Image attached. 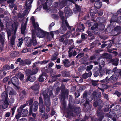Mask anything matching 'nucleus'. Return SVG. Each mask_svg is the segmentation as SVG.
I'll use <instances>...</instances> for the list:
<instances>
[{
  "instance_id": "1",
  "label": "nucleus",
  "mask_w": 121,
  "mask_h": 121,
  "mask_svg": "<svg viewBox=\"0 0 121 121\" xmlns=\"http://www.w3.org/2000/svg\"><path fill=\"white\" fill-rule=\"evenodd\" d=\"M34 29L35 30H37L38 31L37 34L38 36L40 38H43L46 36H48L49 35V32L44 31L40 28L39 25H37V27L35 29L34 28Z\"/></svg>"
},
{
  "instance_id": "2",
  "label": "nucleus",
  "mask_w": 121,
  "mask_h": 121,
  "mask_svg": "<svg viewBox=\"0 0 121 121\" xmlns=\"http://www.w3.org/2000/svg\"><path fill=\"white\" fill-rule=\"evenodd\" d=\"M67 30V27L64 22H62L61 26L58 30L55 31V33L57 34H58L59 33L64 34Z\"/></svg>"
},
{
  "instance_id": "3",
  "label": "nucleus",
  "mask_w": 121,
  "mask_h": 121,
  "mask_svg": "<svg viewBox=\"0 0 121 121\" xmlns=\"http://www.w3.org/2000/svg\"><path fill=\"white\" fill-rule=\"evenodd\" d=\"M38 71V68H36L33 69L32 70L27 69L26 70L25 72L27 76H31L36 74Z\"/></svg>"
},
{
  "instance_id": "4",
  "label": "nucleus",
  "mask_w": 121,
  "mask_h": 121,
  "mask_svg": "<svg viewBox=\"0 0 121 121\" xmlns=\"http://www.w3.org/2000/svg\"><path fill=\"white\" fill-rule=\"evenodd\" d=\"M2 96L4 98H5V100L4 101V104L3 106V109H4L6 108L7 107L8 105V95L7 93V91L6 90L2 94Z\"/></svg>"
},
{
  "instance_id": "5",
  "label": "nucleus",
  "mask_w": 121,
  "mask_h": 121,
  "mask_svg": "<svg viewBox=\"0 0 121 121\" xmlns=\"http://www.w3.org/2000/svg\"><path fill=\"white\" fill-rule=\"evenodd\" d=\"M17 26L15 25L14 27H13L12 29V31L9 29L7 31V37L8 39H9V37L11 35V34L13 32V33L14 35H15L17 28Z\"/></svg>"
},
{
  "instance_id": "6",
  "label": "nucleus",
  "mask_w": 121,
  "mask_h": 121,
  "mask_svg": "<svg viewBox=\"0 0 121 121\" xmlns=\"http://www.w3.org/2000/svg\"><path fill=\"white\" fill-rule=\"evenodd\" d=\"M64 12L65 16L67 18L72 15L73 14L72 11L68 7H66L65 8Z\"/></svg>"
},
{
  "instance_id": "7",
  "label": "nucleus",
  "mask_w": 121,
  "mask_h": 121,
  "mask_svg": "<svg viewBox=\"0 0 121 121\" xmlns=\"http://www.w3.org/2000/svg\"><path fill=\"white\" fill-rule=\"evenodd\" d=\"M11 82L18 89L19 87L18 86L19 85V83L17 78L16 76L14 77L12 79Z\"/></svg>"
},
{
  "instance_id": "8",
  "label": "nucleus",
  "mask_w": 121,
  "mask_h": 121,
  "mask_svg": "<svg viewBox=\"0 0 121 121\" xmlns=\"http://www.w3.org/2000/svg\"><path fill=\"white\" fill-rule=\"evenodd\" d=\"M26 105H21L20 108L18 109L17 113L15 116L16 118L17 119H18L19 118L22 116L21 112L22 110L25 107Z\"/></svg>"
},
{
  "instance_id": "9",
  "label": "nucleus",
  "mask_w": 121,
  "mask_h": 121,
  "mask_svg": "<svg viewBox=\"0 0 121 121\" xmlns=\"http://www.w3.org/2000/svg\"><path fill=\"white\" fill-rule=\"evenodd\" d=\"M44 101L45 105L47 107H48L50 106V103L49 97L48 95L44 94Z\"/></svg>"
},
{
  "instance_id": "10",
  "label": "nucleus",
  "mask_w": 121,
  "mask_h": 121,
  "mask_svg": "<svg viewBox=\"0 0 121 121\" xmlns=\"http://www.w3.org/2000/svg\"><path fill=\"white\" fill-rule=\"evenodd\" d=\"M98 19L99 20L98 21V22L100 25L102 26L103 27V28L104 29L105 27L104 24L106 23V20L104 18H103L102 17H98L97 19V20L98 21Z\"/></svg>"
},
{
  "instance_id": "11",
  "label": "nucleus",
  "mask_w": 121,
  "mask_h": 121,
  "mask_svg": "<svg viewBox=\"0 0 121 121\" xmlns=\"http://www.w3.org/2000/svg\"><path fill=\"white\" fill-rule=\"evenodd\" d=\"M110 24L109 25V27H115L116 25V22L118 23L116 20H114L112 18L110 20Z\"/></svg>"
},
{
  "instance_id": "12",
  "label": "nucleus",
  "mask_w": 121,
  "mask_h": 121,
  "mask_svg": "<svg viewBox=\"0 0 121 121\" xmlns=\"http://www.w3.org/2000/svg\"><path fill=\"white\" fill-rule=\"evenodd\" d=\"M40 86V85L37 82H35V85L32 87V89L34 90L37 91V92H38V89Z\"/></svg>"
},
{
  "instance_id": "13",
  "label": "nucleus",
  "mask_w": 121,
  "mask_h": 121,
  "mask_svg": "<svg viewBox=\"0 0 121 121\" xmlns=\"http://www.w3.org/2000/svg\"><path fill=\"white\" fill-rule=\"evenodd\" d=\"M5 40L0 39V50L2 51L4 50V45Z\"/></svg>"
},
{
  "instance_id": "14",
  "label": "nucleus",
  "mask_w": 121,
  "mask_h": 121,
  "mask_svg": "<svg viewBox=\"0 0 121 121\" xmlns=\"http://www.w3.org/2000/svg\"><path fill=\"white\" fill-rule=\"evenodd\" d=\"M113 30L114 31L117 32V34L114 35V36H117L119 34L120 32L121 31V27L120 26H118L114 28Z\"/></svg>"
},
{
  "instance_id": "15",
  "label": "nucleus",
  "mask_w": 121,
  "mask_h": 121,
  "mask_svg": "<svg viewBox=\"0 0 121 121\" xmlns=\"http://www.w3.org/2000/svg\"><path fill=\"white\" fill-rule=\"evenodd\" d=\"M94 5L95 7L97 9H99L102 6V2L97 1L95 2Z\"/></svg>"
},
{
  "instance_id": "16",
  "label": "nucleus",
  "mask_w": 121,
  "mask_h": 121,
  "mask_svg": "<svg viewBox=\"0 0 121 121\" xmlns=\"http://www.w3.org/2000/svg\"><path fill=\"white\" fill-rule=\"evenodd\" d=\"M75 7L73 9V11L75 12H80L81 11V9L80 6L76 4H75Z\"/></svg>"
},
{
  "instance_id": "17",
  "label": "nucleus",
  "mask_w": 121,
  "mask_h": 121,
  "mask_svg": "<svg viewBox=\"0 0 121 121\" xmlns=\"http://www.w3.org/2000/svg\"><path fill=\"white\" fill-rule=\"evenodd\" d=\"M31 20L32 21V23L33 25L34 29L35 28V29L36 27H37V25L39 24L35 22V18L33 16H32L31 17Z\"/></svg>"
},
{
  "instance_id": "18",
  "label": "nucleus",
  "mask_w": 121,
  "mask_h": 121,
  "mask_svg": "<svg viewBox=\"0 0 121 121\" xmlns=\"http://www.w3.org/2000/svg\"><path fill=\"white\" fill-rule=\"evenodd\" d=\"M15 35H13L12 36L10 43L11 45H15Z\"/></svg>"
},
{
  "instance_id": "19",
  "label": "nucleus",
  "mask_w": 121,
  "mask_h": 121,
  "mask_svg": "<svg viewBox=\"0 0 121 121\" xmlns=\"http://www.w3.org/2000/svg\"><path fill=\"white\" fill-rule=\"evenodd\" d=\"M59 14L60 18L62 20V22H64L65 17L63 16V12L61 11H59Z\"/></svg>"
},
{
  "instance_id": "20",
  "label": "nucleus",
  "mask_w": 121,
  "mask_h": 121,
  "mask_svg": "<svg viewBox=\"0 0 121 121\" xmlns=\"http://www.w3.org/2000/svg\"><path fill=\"white\" fill-rule=\"evenodd\" d=\"M26 27V24H24L23 25L21 26V33L22 34H24L25 31Z\"/></svg>"
},
{
  "instance_id": "21",
  "label": "nucleus",
  "mask_w": 121,
  "mask_h": 121,
  "mask_svg": "<svg viewBox=\"0 0 121 121\" xmlns=\"http://www.w3.org/2000/svg\"><path fill=\"white\" fill-rule=\"evenodd\" d=\"M112 62L113 63L112 64L115 66L118 65V63L119 59L116 58L115 59H112L111 60Z\"/></svg>"
},
{
  "instance_id": "22",
  "label": "nucleus",
  "mask_w": 121,
  "mask_h": 121,
  "mask_svg": "<svg viewBox=\"0 0 121 121\" xmlns=\"http://www.w3.org/2000/svg\"><path fill=\"white\" fill-rule=\"evenodd\" d=\"M100 69L98 68L95 69L94 70V76H99L100 75Z\"/></svg>"
},
{
  "instance_id": "23",
  "label": "nucleus",
  "mask_w": 121,
  "mask_h": 121,
  "mask_svg": "<svg viewBox=\"0 0 121 121\" xmlns=\"http://www.w3.org/2000/svg\"><path fill=\"white\" fill-rule=\"evenodd\" d=\"M7 3L9 4V7L11 8H13L14 7L15 4L13 0H9L7 1Z\"/></svg>"
},
{
  "instance_id": "24",
  "label": "nucleus",
  "mask_w": 121,
  "mask_h": 121,
  "mask_svg": "<svg viewBox=\"0 0 121 121\" xmlns=\"http://www.w3.org/2000/svg\"><path fill=\"white\" fill-rule=\"evenodd\" d=\"M32 106H31L30 108L29 115H32V116L34 117L35 118L36 116V114L35 113H32Z\"/></svg>"
},
{
  "instance_id": "25",
  "label": "nucleus",
  "mask_w": 121,
  "mask_h": 121,
  "mask_svg": "<svg viewBox=\"0 0 121 121\" xmlns=\"http://www.w3.org/2000/svg\"><path fill=\"white\" fill-rule=\"evenodd\" d=\"M28 113V111L26 109H25L23 110V111L22 110L21 114L22 116H26Z\"/></svg>"
},
{
  "instance_id": "26",
  "label": "nucleus",
  "mask_w": 121,
  "mask_h": 121,
  "mask_svg": "<svg viewBox=\"0 0 121 121\" xmlns=\"http://www.w3.org/2000/svg\"><path fill=\"white\" fill-rule=\"evenodd\" d=\"M27 79L30 82H33L35 80L36 77L35 76H28Z\"/></svg>"
},
{
  "instance_id": "27",
  "label": "nucleus",
  "mask_w": 121,
  "mask_h": 121,
  "mask_svg": "<svg viewBox=\"0 0 121 121\" xmlns=\"http://www.w3.org/2000/svg\"><path fill=\"white\" fill-rule=\"evenodd\" d=\"M61 73L62 76H70V72L65 70L62 71Z\"/></svg>"
},
{
  "instance_id": "28",
  "label": "nucleus",
  "mask_w": 121,
  "mask_h": 121,
  "mask_svg": "<svg viewBox=\"0 0 121 121\" xmlns=\"http://www.w3.org/2000/svg\"><path fill=\"white\" fill-rule=\"evenodd\" d=\"M113 38H112V39ZM114 39H112V40L110 41L111 42H110V43L108 44V46L107 47V48H110L112 46V44H114L115 43L114 41Z\"/></svg>"
},
{
  "instance_id": "29",
  "label": "nucleus",
  "mask_w": 121,
  "mask_h": 121,
  "mask_svg": "<svg viewBox=\"0 0 121 121\" xmlns=\"http://www.w3.org/2000/svg\"><path fill=\"white\" fill-rule=\"evenodd\" d=\"M68 39H66L64 40L63 42V43L64 45L62 46V49H63L64 47H65V46H66L68 44Z\"/></svg>"
},
{
  "instance_id": "30",
  "label": "nucleus",
  "mask_w": 121,
  "mask_h": 121,
  "mask_svg": "<svg viewBox=\"0 0 121 121\" xmlns=\"http://www.w3.org/2000/svg\"><path fill=\"white\" fill-rule=\"evenodd\" d=\"M107 116L110 118H112V120L114 121H116V115L115 114L113 113V115H107Z\"/></svg>"
},
{
  "instance_id": "31",
  "label": "nucleus",
  "mask_w": 121,
  "mask_h": 121,
  "mask_svg": "<svg viewBox=\"0 0 121 121\" xmlns=\"http://www.w3.org/2000/svg\"><path fill=\"white\" fill-rule=\"evenodd\" d=\"M92 21L90 20H88L86 22V24H88V27H90L93 25L94 23L93 22H91Z\"/></svg>"
},
{
  "instance_id": "32",
  "label": "nucleus",
  "mask_w": 121,
  "mask_h": 121,
  "mask_svg": "<svg viewBox=\"0 0 121 121\" xmlns=\"http://www.w3.org/2000/svg\"><path fill=\"white\" fill-rule=\"evenodd\" d=\"M49 73H50L51 75L50 76H52V75H54V76H61V75L60 74H59L58 75H54V74H53V69H52L51 68H49Z\"/></svg>"
},
{
  "instance_id": "33",
  "label": "nucleus",
  "mask_w": 121,
  "mask_h": 121,
  "mask_svg": "<svg viewBox=\"0 0 121 121\" xmlns=\"http://www.w3.org/2000/svg\"><path fill=\"white\" fill-rule=\"evenodd\" d=\"M18 53L16 51H14L11 54V56L13 58L17 56L18 55Z\"/></svg>"
},
{
  "instance_id": "34",
  "label": "nucleus",
  "mask_w": 121,
  "mask_h": 121,
  "mask_svg": "<svg viewBox=\"0 0 121 121\" xmlns=\"http://www.w3.org/2000/svg\"><path fill=\"white\" fill-rule=\"evenodd\" d=\"M3 68L5 70H9L10 69V66L8 65H4L3 67Z\"/></svg>"
},
{
  "instance_id": "35",
  "label": "nucleus",
  "mask_w": 121,
  "mask_h": 121,
  "mask_svg": "<svg viewBox=\"0 0 121 121\" xmlns=\"http://www.w3.org/2000/svg\"><path fill=\"white\" fill-rule=\"evenodd\" d=\"M97 115L98 117L100 118V121H101L103 118V115L101 112H99L98 111H97Z\"/></svg>"
},
{
  "instance_id": "36",
  "label": "nucleus",
  "mask_w": 121,
  "mask_h": 121,
  "mask_svg": "<svg viewBox=\"0 0 121 121\" xmlns=\"http://www.w3.org/2000/svg\"><path fill=\"white\" fill-rule=\"evenodd\" d=\"M112 73L113 71L111 70L110 69H107L106 71V73L107 75H109Z\"/></svg>"
},
{
  "instance_id": "37",
  "label": "nucleus",
  "mask_w": 121,
  "mask_h": 121,
  "mask_svg": "<svg viewBox=\"0 0 121 121\" xmlns=\"http://www.w3.org/2000/svg\"><path fill=\"white\" fill-rule=\"evenodd\" d=\"M93 67V65H90L89 66H88L87 67V69L86 71V72H88L91 70Z\"/></svg>"
},
{
  "instance_id": "38",
  "label": "nucleus",
  "mask_w": 121,
  "mask_h": 121,
  "mask_svg": "<svg viewBox=\"0 0 121 121\" xmlns=\"http://www.w3.org/2000/svg\"><path fill=\"white\" fill-rule=\"evenodd\" d=\"M0 39L5 40L4 33V32H2L0 34Z\"/></svg>"
},
{
  "instance_id": "39",
  "label": "nucleus",
  "mask_w": 121,
  "mask_h": 121,
  "mask_svg": "<svg viewBox=\"0 0 121 121\" xmlns=\"http://www.w3.org/2000/svg\"><path fill=\"white\" fill-rule=\"evenodd\" d=\"M25 62V60H23L22 59L21 60V61L19 63V65L20 66H24L26 65Z\"/></svg>"
},
{
  "instance_id": "40",
  "label": "nucleus",
  "mask_w": 121,
  "mask_h": 121,
  "mask_svg": "<svg viewBox=\"0 0 121 121\" xmlns=\"http://www.w3.org/2000/svg\"><path fill=\"white\" fill-rule=\"evenodd\" d=\"M26 65H29L31 63V61L30 60L28 59H26L25 60Z\"/></svg>"
},
{
  "instance_id": "41",
  "label": "nucleus",
  "mask_w": 121,
  "mask_h": 121,
  "mask_svg": "<svg viewBox=\"0 0 121 121\" xmlns=\"http://www.w3.org/2000/svg\"><path fill=\"white\" fill-rule=\"evenodd\" d=\"M84 55V53H81L78 54L76 57V58H81Z\"/></svg>"
},
{
  "instance_id": "42",
  "label": "nucleus",
  "mask_w": 121,
  "mask_h": 121,
  "mask_svg": "<svg viewBox=\"0 0 121 121\" xmlns=\"http://www.w3.org/2000/svg\"><path fill=\"white\" fill-rule=\"evenodd\" d=\"M19 42L18 43V47L21 46L23 43V38H21V39H19Z\"/></svg>"
},
{
  "instance_id": "43",
  "label": "nucleus",
  "mask_w": 121,
  "mask_h": 121,
  "mask_svg": "<svg viewBox=\"0 0 121 121\" xmlns=\"http://www.w3.org/2000/svg\"><path fill=\"white\" fill-rule=\"evenodd\" d=\"M92 73L91 71H89L88 72H86L85 73L83 74L82 76H91Z\"/></svg>"
},
{
  "instance_id": "44",
  "label": "nucleus",
  "mask_w": 121,
  "mask_h": 121,
  "mask_svg": "<svg viewBox=\"0 0 121 121\" xmlns=\"http://www.w3.org/2000/svg\"><path fill=\"white\" fill-rule=\"evenodd\" d=\"M115 74H117V75H118V76H119V75L121 76V69H117Z\"/></svg>"
},
{
  "instance_id": "45",
  "label": "nucleus",
  "mask_w": 121,
  "mask_h": 121,
  "mask_svg": "<svg viewBox=\"0 0 121 121\" xmlns=\"http://www.w3.org/2000/svg\"><path fill=\"white\" fill-rule=\"evenodd\" d=\"M39 107L40 109L39 111L41 113H43L44 112V108L43 107V105H40L39 106Z\"/></svg>"
},
{
  "instance_id": "46",
  "label": "nucleus",
  "mask_w": 121,
  "mask_h": 121,
  "mask_svg": "<svg viewBox=\"0 0 121 121\" xmlns=\"http://www.w3.org/2000/svg\"><path fill=\"white\" fill-rule=\"evenodd\" d=\"M9 101L10 103H12L14 102V99L12 97L10 96L9 97Z\"/></svg>"
},
{
  "instance_id": "47",
  "label": "nucleus",
  "mask_w": 121,
  "mask_h": 121,
  "mask_svg": "<svg viewBox=\"0 0 121 121\" xmlns=\"http://www.w3.org/2000/svg\"><path fill=\"white\" fill-rule=\"evenodd\" d=\"M54 19L56 20H58L59 19V16L57 14H53Z\"/></svg>"
},
{
  "instance_id": "48",
  "label": "nucleus",
  "mask_w": 121,
  "mask_h": 121,
  "mask_svg": "<svg viewBox=\"0 0 121 121\" xmlns=\"http://www.w3.org/2000/svg\"><path fill=\"white\" fill-rule=\"evenodd\" d=\"M33 102V100L32 99H30L29 101L27 102L26 104H25L26 105H26H28V104L29 105H31L32 104Z\"/></svg>"
},
{
  "instance_id": "49",
  "label": "nucleus",
  "mask_w": 121,
  "mask_h": 121,
  "mask_svg": "<svg viewBox=\"0 0 121 121\" xmlns=\"http://www.w3.org/2000/svg\"><path fill=\"white\" fill-rule=\"evenodd\" d=\"M91 11L92 13H94L95 14H96L98 12V10L96 9H92Z\"/></svg>"
},
{
  "instance_id": "50",
  "label": "nucleus",
  "mask_w": 121,
  "mask_h": 121,
  "mask_svg": "<svg viewBox=\"0 0 121 121\" xmlns=\"http://www.w3.org/2000/svg\"><path fill=\"white\" fill-rule=\"evenodd\" d=\"M33 1V0H28L26 3H27V4L28 6H31V4Z\"/></svg>"
},
{
  "instance_id": "51",
  "label": "nucleus",
  "mask_w": 121,
  "mask_h": 121,
  "mask_svg": "<svg viewBox=\"0 0 121 121\" xmlns=\"http://www.w3.org/2000/svg\"><path fill=\"white\" fill-rule=\"evenodd\" d=\"M73 48H70L69 49V50L68 51V56L69 58H71L72 57L73 55L72 52H71L69 53V52L70 51V50Z\"/></svg>"
},
{
  "instance_id": "52",
  "label": "nucleus",
  "mask_w": 121,
  "mask_h": 121,
  "mask_svg": "<svg viewBox=\"0 0 121 121\" xmlns=\"http://www.w3.org/2000/svg\"><path fill=\"white\" fill-rule=\"evenodd\" d=\"M69 60L67 59H65L63 61V64L65 66H67L66 65L67 64V63L68 62V61Z\"/></svg>"
},
{
  "instance_id": "53",
  "label": "nucleus",
  "mask_w": 121,
  "mask_h": 121,
  "mask_svg": "<svg viewBox=\"0 0 121 121\" xmlns=\"http://www.w3.org/2000/svg\"><path fill=\"white\" fill-rule=\"evenodd\" d=\"M80 35V33L79 32L76 33L75 32H74V33L73 34L72 36V37H76L77 36L79 35Z\"/></svg>"
},
{
  "instance_id": "54",
  "label": "nucleus",
  "mask_w": 121,
  "mask_h": 121,
  "mask_svg": "<svg viewBox=\"0 0 121 121\" xmlns=\"http://www.w3.org/2000/svg\"><path fill=\"white\" fill-rule=\"evenodd\" d=\"M0 32H1L3 30L4 26L2 22H0Z\"/></svg>"
},
{
  "instance_id": "55",
  "label": "nucleus",
  "mask_w": 121,
  "mask_h": 121,
  "mask_svg": "<svg viewBox=\"0 0 121 121\" xmlns=\"http://www.w3.org/2000/svg\"><path fill=\"white\" fill-rule=\"evenodd\" d=\"M100 73L99 76H103L105 72V70H102L100 69Z\"/></svg>"
},
{
  "instance_id": "56",
  "label": "nucleus",
  "mask_w": 121,
  "mask_h": 121,
  "mask_svg": "<svg viewBox=\"0 0 121 121\" xmlns=\"http://www.w3.org/2000/svg\"><path fill=\"white\" fill-rule=\"evenodd\" d=\"M37 43L36 39L33 38V46H35Z\"/></svg>"
},
{
  "instance_id": "57",
  "label": "nucleus",
  "mask_w": 121,
  "mask_h": 121,
  "mask_svg": "<svg viewBox=\"0 0 121 121\" xmlns=\"http://www.w3.org/2000/svg\"><path fill=\"white\" fill-rule=\"evenodd\" d=\"M120 108V106L119 105H117L114 107V109L112 110H113V111H117Z\"/></svg>"
},
{
  "instance_id": "58",
  "label": "nucleus",
  "mask_w": 121,
  "mask_h": 121,
  "mask_svg": "<svg viewBox=\"0 0 121 121\" xmlns=\"http://www.w3.org/2000/svg\"><path fill=\"white\" fill-rule=\"evenodd\" d=\"M42 77V76H40L38 78L39 81L41 82H43L44 79V78Z\"/></svg>"
},
{
  "instance_id": "59",
  "label": "nucleus",
  "mask_w": 121,
  "mask_h": 121,
  "mask_svg": "<svg viewBox=\"0 0 121 121\" xmlns=\"http://www.w3.org/2000/svg\"><path fill=\"white\" fill-rule=\"evenodd\" d=\"M118 76H111L110 78H112L114 81H116L117 79L118 78Z\"/></svg>"
},
{
  "instance_id": "60",
  "label": "nucleus",
  "mask_w": 121,
  "mask_h": 121,
  "mask_svg": "<svg viewBox=\"0 0 121 121\" xmlns=\"http://www.w3.org/2000/svg\"><path fill=\"white\" fill-rule=\"evenodd\" d=\"M39 105H42L43 104V101L42 98L40 97L39 98Z\"/></svg>"
},
{
  "instance_id": "61",
  "label": "nucleus",
  "mask_w": 121,
  "mask_h": 121,
  "mask_svg": "<svg viewBox=\"0 0 121 121\" xmlns=\"http://www.w3.org/2000/svg\"><path fill=\"white\" fill-rule=\"evenodd\" d=\"M16 93L14 91L12 90V91H11L9 93V94L11 95H14L16 94Z\"/></svg>"
},
{
  "instance_id": "62",
  "label": "nucleus",
  "mask_w": 121,
  "mask_h": 121,
  "mask_svg": "<svg viewBox=\"0 0 121 121\" xmlns=\"http://www.w3.org/2000/svg\"><path fill=\"white\" fill-rule=\"evenodd\" d=\"M89 14L88 13H87L86 15L84 17V20H86L88 18H89Z\"/></svg>"
},
{
  "instance_id": "63",
  "label": "nucleus",
  "mask_w": 121,
  "mask_h": 121,
  "mask_svg": "<svg viewBox=\"0 0 121 121\" xmlns=\"http://www.w3.org/2000/svg\"><path fill=\"white\" fill-rule=\"evenodd\" d=\"M73 42V40L72 39L68 40V45H71Z\"/></svg>"
},
{
  "instance_id": "64",
  "label": "nucleus",
  "mask_w": 121,
  "mask_h": 121,
  "mask_svg": "<svg viewBox=\"0 0 121 121\" xmlns=\"http://www.w3.org/2000/svg\"><path fill=\"white\" fill-rule=\"evenodd\" d=\"M115 20L117 21V22L118 23L121 22V16H119Z\"/></svg>"
}]
</instances>
